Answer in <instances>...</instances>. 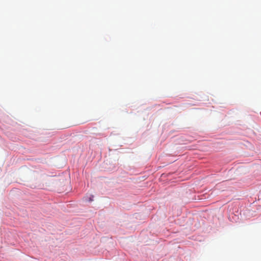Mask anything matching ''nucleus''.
I'll return each instance as SVG.
<instances>
[{"label": "nucleus", "mask_w": 261, "mask_h": 261, "mask_svg": "<svg viewBox=\"0 0 261 261\" xmlns=\"http://www.w3.org/2000/svg\"><path fill=\"white\" fill-rule=\"evenodd\" d=\"M93 200V196L91 195L90 197L89 198V201H92Z\"/></svg>", "instance_id": "f03ea898"}, {"label": "nucleus", "mask_w": 261, "mask_h": 261, "mask_svg": "<svg viewBox=\"0 0 261 261\" xmlns=\"http://www.w3.org/2000/svg\"><path fill=\"white\" fill-rule=\"evenodd\" d=\"M89 120L87 119H83V118H79L77 121L76 122L77 124H83L86 122H87Z\"/></svg>", "instance_id": "f257e3e1"}]
</instances>
